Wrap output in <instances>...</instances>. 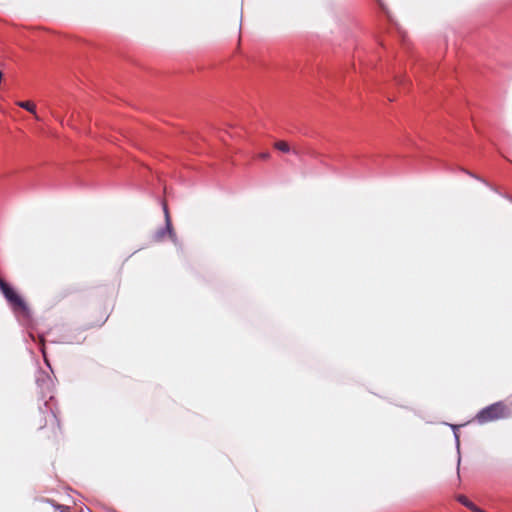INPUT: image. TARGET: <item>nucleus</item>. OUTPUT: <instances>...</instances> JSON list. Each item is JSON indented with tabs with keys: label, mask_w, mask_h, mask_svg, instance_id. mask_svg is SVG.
<instances>
[{
	"label": "nucleus",
	"mask_w": 512,
	"mask_h": 512,
	"mask_svg": "<svg viewBox=\"0 0 512 512\" xmlns=\"http://www.w3.org/2000/svg\"><path fill=\"white\" fill-rule=\"evenodd\" d=\"M291 152L297 156H300L303 153V151L296 146L291 147Z\"/></svg>",
	"instance_id": "8"
},
{
	"label": "nucleus",
	"mask_w": 512,
	"mask_h": 512,
	"mask_svg": "<svg viewBox=\"0 0 512 512\" xmlns=\"http://www.w3.org/2000/svg\"><path fill=\"white\" fill-rule=\"evenodd\" d=\"M458 501L469 509H476V506L464 495H459Z\"/></svg>",
	"instance_id": "7"
},
{
	"label": "nucleus",
	"mask_w": 512,
	"mask_h": 512,
	"mask_svg": "<svg viewBox=\"0 0 512 512\" xmlns=\"http://www.w3.org/2000/svg\"><path fill=\"white\" fill-rule=\"evenodd\" d=\"M16 105L27 110L28 112L34 114L35 118L39 120V117L36 114V105L31 101H18Z\"/></svg>",
	"instance_id": "5"
},
{
	"label": "nucleus",
	"mask_w": 512,
	"mask_h": 512,
	"mask_svg": "<svg viewBox=\"0 0 512 512\" xmlns=\"http://www.w3.org/2000/svg\"><path fill=\"white\" fill-rule=\"evenodd\" d=\"M0 291L15 313L25 317L30 315V309L25 300L2 278H0Z\"/></svg>",
	"instance_id": "1"
},
{
	"label": "nucleus",
	"mask_w": 512,
	"mask_h": 512,
	"mask_svg": "<svg viewBox=\"0 0 512 512\" xmlns=\"http://www.w3.org/2000/svg\"><path fill=\"white\" fill-rule=\"evenodd\" d=\"M164 211H165V216H166V227L158 230L154 234L153 238H154V241H156V242H160V241L164 240V238L167 234L169 235V237L171 239H174V237H175V233L173 231L170 216H169L166 206L164 207Z\"/></svg>",
	"instance_id": "4"
},
{
	"label": "nucleus",
	"mask_w": 512,
	"mask_h": 512,
	"mask_svg": "<svg viewBox=\"0 0 512 512\" xmlns=\"http://www.w3.org/2000/svg\"><path fill=\"white\" fill-rule=\"evenodd\" d=\"M376 1H377V3L379 4V6H380L382 9H384V4H383L382 0H376Z\"/></svg>",
	"instance_id": "10"
},
{
	"label": "nucleus",
	"mask_w": 512,
	"mask_h": 512,
	"mask_svg": "<svg viewBox=\"0 0 512 512\" xmlns=\"http://www.w3.org/2000/svg\"><path fill=\"white\" fill-rule=\"evenodd\" d=\"M472 511L474 512H483L481 509H479L477 506H476V509H471Z\"/></svg>",
	"instance_id": "12"
},
{
	"label": "nucleus",
	"mask_w": 512,
	"mask_h": 512,
	"mask_svg": "<svg viewBox=\"0 0 512 512\" xmlns=\"http://www.w3.org/2000/svg\"><path fill=\"white\" fill-rule=\"evenodd\" d=\"M468 174H469L470 176H473V177H474L473 173H469V172H468ZM475 178H477V177L475 176Z\"/></svg>",
	"instance_id": "13"
},
{
	"label": "nucleus",
	"mask_w": 512,
	"mask_h": 512,
	"mask_svg": "<svg viewBox=\"0 0 512 512\" xmlns=\"http://www.w3.org/2000/svg\"><path fill=\"white\" fill-rule=\"evenodd\" d=\"M508 416H509V409H508L507 405L504 402L499 401V402L493 403V404L483 408L482 410H480L477 413L475 420L479 424H485L488 422L506 418Z\"/></svg>",
	"instance_id": "2"
},
{
	"label": "nucleus",
	"mask_w": 512,
	"mask_h": 512,
	"mask_svg": "<svg viewBox=\"0 0 512 512\" xmlns=\"http://www.w3.org/2000/svg\"><path fill=\"white\" fill-rule=\"evenodd\" d=\"M274 148L283 152L289 153L291 152V146L285 141H277L274 143Z\"/></svg>",
	"instance_id": "6"
},
{
	"label": "nucleus",
	"mask_w": 512,
	"mask_h": 512,
	"mask_svg": "<svg viewBox=\"0 0 512 512\" xmlns=\"http://www.w3.org/2000/svg\"><path fill=\"white\" fill-rule=\"evenodd\" d=\"M36 425L39 429L50 426L53 436H56L57 431L60 429L59 421L56 415L51 410L40 411L36 420Z\"/></svg>",
	"instance_id": "3"
},
{
	"label": "nucleus",
	"mask_w": 512,
	"mask_h": 512,
	"mask_svg": "<svg viewBox=\"0 0 512 512\" xmlns=\"http://www.w3.org/2000/svg\"><path fill=\"white\" fill-rule=\"evenodd\" d=\"M258 157L260 159L267 160V159L270 158V153L269 152H262V153L258 154Z\"/></svg>",
	"instance_id": "9"
},
{
	"label": "nucleus",
	"mask_w": 512,
	"mask_h": 512,
	"mask_svg": "<svg viewBox=\"0 0 512 512\" xmlns=\"http://www.w3.org/2000/svg\"><path fill=\"white\" fill-rule=\"evenodd\" d=\"M472 511L474 512H483L481 509H479L477 506H476V509H471Z\"/></svg>",
	"instance_id": "11"
}]
</instances>
